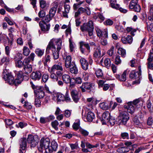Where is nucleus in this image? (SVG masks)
Returning <instances> with one entry per match:
<instances>
[{
    "instance_id": "1",
    "label": "nucleus",
    "mask_w": 153,
    "mask_h": 153,
    "mask_svg": "<svg viewBox=\"0 0 153 153\" xmlns=\"http://www.w3.org/2000/svg\"><path fill=\"white\" fill-rule=\"evenodd\" d=\"M62 41L60 39H52L49 42L46 49V53L50 52V50L52 51L53 58L56 59L59 57V52L61 49Z\"/></svg>"
},
{
    "instance_id": "2",
    "label": "nucleus",
    "mask_w": 153,
    "mask_h": 153,
    "mask_svg": "<svg viewBox=\"0 0 153 153\" xmlns=\"http://www.w3.org/2000/svg\"><path fill=\"white\" fill-rule=\"evenodd\" d=\"M50 139L48 138H42L39 142L38 149L39 151L42 152L45 150V153H52V151L50 147Z\"/></svg>"
},
{
    "instance_id": "3",
    "label": "nucleus",
    "mask_w": 153,
    "mask_h": 153,
    "mask_svg": "<svg viewBox=\"0 0 153 153\" xmlns=\"http://www.w3.org/2000/svg\"><path fill=\"white\" fill-rule=\"evenodd\" d=\"M94 29L93 23L91 20L87 23H84L80 27L81 30L82 32L87 31L89 36L93 35Z\"/></svg>"
},
{
    "instance_id": "4",
    "label": "nucleus",
    "mask_w": 153,
    "mask_h": 153,
    "mask_svg": "<svg viewBox=\"0 0 153 153\" xmlns=\"http://www.w3.org/2000/svg\"><path fill=\"white\" fill-rule=\"evenodd\" d=\"M27 140V143L30 144V147H35L38 144L39 141L36 136L31 135H28Z\"/></svg>"
},
{
    "instance_id": "5",
    "label": "nucleus",
    "mask_w": 153,
    "mask_h": 153,
    "mask_svg": "<svg viewBox=\"0 0 153 153\" xmlns=\"http://www.w3.org/2000/svg\"><path fill=\"white\" fill-rule=\"evenodd\" d=\"M129 118V114L126 111L121 112L119 117V122L120 123L125 124Z\"/></svg>"
},
{
    "instance_id": "6",
    "label": "nucleus",
    "mask_w": 153,
    "mask_h": 153,
    "mask_svg": "<svg viewBox=\"0 0 153 153\" xmlns=\"http://www.w3.org/2000/svg\"><path fill=\"white\" fill-rule=\"evenodd\" d=\"M62 57L63 59L65 60V66L66 68H69L71 65L74 63L71 62V57L70 55H68L67 53H64L62 55Z\"/></svg>"
},
{
    "instance_id": "7",
    "label": "nucleus",
    "mask_w": 153,
    "mask_h": 153,
    "mask_svg": "<svg viewBox=\"0 0 153 153\" xmlns=\"http://www.w3.org/2000/svg\"><path fill=\"white\" fill-rule=\"evenodd\" d=\"M43 90V87L42 86L37 87L36 88V89L34 90L35 97H39V98L43 97L45 95Z\"/></svg>"
},
{
    "instance_id": "8",
    "label": "nucleus",
    "mask_w": 153,
    "mask_h": 153,
    "mask_svg": "<svg viewBox=\"0 0 153 153\" xmlns=\"http://www.w3.org/2000/svg\"><path fill=\"white\" fill-rule=\"evenodd\" d=\"M80 48L82 53L84 54H87L90 52V48L88 44H85L83 42L80 43Z\"/></svg>"
},
{
    "instance_id": "9",
    "label": "nucleus",
    "mask_w": 153,
    "mask_h": 153,
    "mask_svg": "<svg viewBox=\"0 0 153 153\" xmlns=\"http://www.w3.org/2000/svg\"><path fill=\"white\" fill-rule=\"evenodd\" d=\"M5 72V71H4L3 72V78L10 84L13 85L14 78L13 76L10 74L8 73H6Z\"/></svg>"
},
{
    "instance_id": "10",
    "label": "nucleus",
    "mask_w": 153,
    "mask_h": 153,
    "mask_svg": "<svg viewBox=\"0 0 153 153\" xmlns=\"http://www.w3.org/2000/svg\"><path fill=\"white\" fill-rule=\"evenodd\" d=\"M138 69L139 71L138 72H135L134 71H133L130 73L129 74L130 78L135 79L140 78L141 74L140 66H139Z\"/></svg>"
},
{
    "instance_id": "11",
    "label": "nucleus",
    "mask_w": 153,
    "mask_h": 153,
    "mask_svg": "<svg viewBox=\"0 0 153 153\" xmlns=\"http://www.w3.org/2000/svg\"><path fill=\"white\" fill-rule=\"evenodd\" d=\"M111 117V116L110 115L109 112L105 111L102 115V117L100 118L101 121L102 122L103 124H105L108 121Z\"/></svg>"
},
{
    "instance_id": "12",
    "label": "nucleus",
    "mask_w": 153,
    "mask_h": 153,
    "mask_svg": "<svg viewBox=\"0 0 153 153\" xmlns=\"http://www.w3.org/2000/svg\"><path fill=\"white\" fill-rule=\"evenodd\" d=\"M31 78L34 80H39L42 77V74L40 71H33L30 76Z\"/></svg>"
},
{
    "instance_id": "13",
    "label": "nucleus",
    "mask_w": 153,
    "mask_h": 153,
    "mask_svg": "<svg viewBox=\"0 0 153 153\" xmlns=\"http://www.w3.org/2000/svg\"><path fill=\"white\" fill-rule=\"evenodd\" d=\"M39 25L42 31L44 33H47L50 29V24H47L41 21L39 23Z\"/></svg>"
},
{
    "instance_id": "14",
    "label": "nucleus",
    "mask_w": 153,
    "mask_h": 153,
    "mask_svg": "<svg viewBox=\"0 0 153 153\" xmlns=\"http://www.w3.org/2000/svg\"><path fill=\"white\" fill-rule=\"evenodd\" d=\"M71 93L74 101L75 102H77L79 100V97L77 90L75 89H73L71 90Z\"/></svg>"
},
{
    "instance_id": "15",
    "label": "nucleus",
    "mask_w": 153,
    "mask_h": 153,
    "mask_svg": "<svg viewBox=\"0 0 153 153\" xmlns=\"http://www.w3.org/2000/svg\"><path fill=\"white\" fill-rule=\"evenodd\" d=\"M58 4L57 2L54 3L53 6L50 9L49 12V15L51 17H53L55 15L58 6Z\"/></svg>"
},
{
    "instance_id": "16",
    "label": "nucleus",
    "mask_w": 153,
    "mask_h": 153,
    "mask_svg": "<svg viewBox=\"0 0 153 153\" xmlns=\"http://www.w3.org/2000/svg\"><path fill=\"white\" fill-rule=\"evenodd\" d=\"M131 102H128L127 105H124V107L125 108H127L128 111L132 114L135 111V107L133 105Z\"/></svg>"
},
{
    "instance_id": "17",
    "label": "nucleus",
    "mask_w": 153,
    "mask_h": 153,
    "mask_svg": "<svg viewBox=\"0 0 153 153\" xmlns=\"http://www.w3.org/2000/svg\"><path fill=\"white\" fill-rule=\"evenodd\" d=\"M95 30L96 32L97 36L99 37H101L103 34L105 38H107L108 33L106 30L102 32L98 26L95 27Z\"/></svg>"
},
{
    "instance_id": "18",
    "label": "nucleus",
    "mask_w": 153,
    "mask_h": 153,
    "mask_svg": "<svg viewBox=\"0 0 153 153\" xmlns=\"http://www.w3.org/2000/svg\"><path fill=\"white\" fill-rule=\"evenodd\" d=\"M81 67L84 70L86 71L88 68V63L85 59L83 58H81L79 60Z\"/></svg>"
},
{
    "instance_id": "19",
    "label": "nucleus",
    "mask_w": 153,
    "mask_h": 153,
    "mask_svg": "<svg viewBox=\"0 0 153 153\" xmlns=\"http://www.w3.org/2000/svg\"><path fill=\"white\" fill-rule=\"evenodd\" d=\"M91 87V84L88 83H84L82 84L80 87L82 91L84 92L87 90H90Z\"/></svg>"
},
{
    "instance_id": "20",
    "label": "nucleus",
    "mask_w": 153,
    "mask_h": 153,
    "mask_svg": "<svg viewBox=\"0 0 153 153\" xmlns=\"http://www.w3.org/2000/svg\"><path fill=\"white\" fill-rule=\"evenodd\" d=\"M51 69L52 71H54L55 70L62 71L63 69L62 62H59L57 64L54 65L52 66Z\"/></svg>"
},
{
    "instance_id": "21",
    "label": "nucleus",
    "mask_w": 153,
    "mask_h": 153,
    "mask_svg": "<svg viewBox=\"0 0 153 153\" xmlns=\"http://www.w3.org/2000/svg\"><path fill=\"white\" fill-rule=\"evenodd\" d=\"M128 71L127 70L124 71L122 74L121 76L118 75L117 76V78L121 81H125L126 80V75L128 74Z\"/></svg>"
},
{
    "instance_id": "22",
    "label": "nucleus",
    "mask_w": 153,
    "mask_h": 153,
    "mask_svg": "<svg viewBox=\"0 0 153 153\" xmlns=\"http://www.w3.org/2000/svg\"><path fill=\"white\" fill-rule=\"evenodd\" d=\"M95 50L94 52V56L97 58H100L102 56L101 53L100 48L99 46L97 48H94Z\"/></svg>"
},
{
    "instance_id": "23",
    "label": "nucleus",
    "mask_w": 153,
    "mask_h": 153,
    "mask_svg": "<svg viewBox=\"0 0 153 153\" xmlns=\"http://www.w3.org/2000/svg\"><path fill=\"white\" fill-rule=\"evenodd\" d=\"M95 116L94 113L91 111L89 112L87 114L85 121L91 122L95 118Z\"/></svg>"
},
{
    "instance_id": "24",
    "label": "nucleus",
    "mask_w": 153,
    "mask_h": 153,
    "mask_svg": "<svg viewBox=\"0 0 153 153\" xmlns=\"http://www.w3.org/2000/svg\"><path fill=\"white\" fill-rule=\"evenodd\" d=\"M23 71L24 73L28 74L30 73L32 70V68L30 65H24Z\"/></svg>"
},
{
    "instance_id": "25",
    "label": "nucleus",
    "mask_w": 153,
    "mask_h": 153,
    "mask_svg": "<svg viewBox=\"0 0 153 153\" xmlns=\"http://www.w3.org/2000/svg\"><path fill=\"white\" fill-rule=\"evenodd\" d=\"M23 80V78L22 75L19 74L18 75L17 77L15 80H13V84L17 85L20 84Z\"/></svg>"
},
{
    "instance_id": "26",
    "label": "nucleus",
    "mask_w": 153,
    "mask_h": 153,
    "mask_svg": "<svg viewBox=\"0 0 153 153\" xmlns=\"http://www.w3.org/2000/svg\"><path fill=\"white\" fill-rule=\"evenodd\" d=\"M69 68H70V72L71 73L74 74H77L78 70L74 63L71 65Z\"/></svg>"
},
{
    "instance_id": "27",
    "label": "nucleus",
    "mask_w": 153,
    "mask_h": 153,
    "mask_svg": "<svg viewBox=\"0 0 153 153\" xmlns=\"http://www.w3.org/2000/svg\"><path fill=\"white\" fill-rule=\"evenodd\" d=\"M134 121L135 125L137 127L140 128H144V124L141 123L137 118H135L134 119Z\"/></svg>"
},
{
    "instance_id": "28",
    "label": "nucleus",
    "mask_w": 153,
    "mask_h": 153,
    "mask_svg": "<svg viewBox=\"0 0 153 153\" xmlns=\"http://www.w3.org/2000/svg\"><path fill=\"white\" fill-rule=\"evenodd\" d=\"M27 146L26 140L25 138H22L21 140L20 148L23 150H25Z\"/></svg>"
},
{
    "instance_id": "29",
    "label": "nucleus",
    "mask_w": 153,
    "mask_h": 153,
    "mask_svg": "<svg viewBox=\"0 0 153 153\" xmlns=\"http://www.w3.org/2000/svg\"><path fill=\"white\" fill-rule=\"evenodd\" d=\"M62 79L63 81L67 84L70 82L71 80L69 76L66 74H64L62 76Z\"/></svg>"
},
{
    "instance_id": "30",
    "label": "nucleus",
    "mask_w": 153,
    "mask_h": 153,
    "mask_svg": "<svg viewBox=\"0 0 153 153\" xmlns=\"http://www.w3.org/2000/svg\"><path fill=\"white\" fill-rule=\"evenodd\" d=\"M100 107L102 109L107 110L110 108V106L106 102H102L100 103L99 104Z\"/></svg>"
},
{
    "instance_id": "31",
    "label": "nucleus",
    "mask_w": 153,
    "mask_h": 153,
    "mask_svg": "<svg viewBox=\"0 0 153 153\" xmlns=\"http://www.w3.org/2000/svg\"><path fill=\"white\" fill-rule=\"evenodd\" d=\"M52 151V153L53 151H56L57 147L58 145L57 143L54 141H52L51 143V146H50Z\"/></svg>"
},
{
    "instance_id": "32",
    "label": "nucleus",
    "mask_w": 153,
    "mask_h": 153,
    "mask_svg": "<svg viewBox=\"0 0 153 153\" xmlns=\"http://www.w3.org/2000/svg\"><path fill=\"white\" fill-rule=\"evenodd\" d=\"M35 52L39 57H41L44 53V50L40 48H37L36 49Z\"/></svg>"
},
{
    "instance_id": "33",
    "label": "nucleus",
    "mask_w": 153,
    "mask_h": 153,
    "mask_svg": "<svg viewBox=\"0 0 153 153\" xmlns=\"http://www.w3.org/2000/svg\"><path fill=\"white\" fill-rule=\"evenodd\" d=\"M94 70L95 71V74L97 77H100L103 75V73L101 69L97 68H94Z\"/></svg>"
},
{
    "instance_id": "34",
    "label": "nucleus",
    "mask_w": 153,
    "mask_h": 153,
    "mask_svg": "<svg viewBox=\"0 0 153 153\" xmlns=\"http://www.w3.org/2000/svg\"><path fill=\"white\" fill-rule=\"evenodd\" d=\"M146 27L148 31L153 32V23L148 21L146 22Z\"/></svg>"
},
{
    "instance_id": "35",
    "label": "nucleus",
    "mask_w": 153,
    "mask_h": 153,
    "mask_svg": "<svg viewBox=\"0 0 153 153\" xmlns=\"http://www.w3.org/2000/svg\"><path fill=\"white\" fill-rule=\"evenodd\" d=\"M137 1V0H132L130 2L129 8L131 9H133L136 5H138Z\"/></svg>"
},
{
    "instance_id": "36",
    "label": "nucleus",
    "mask_w": 153,
    "mask_h": 153,
    "mask_svg": "<svg viewBox=\"0 0 153 153\" xmlns=\"http://www.w3.org/2000/svg\"><path fill=\"white\" fill-rule=\"evenodd\" d=\"M30 53L29 49L26 46H24L23 49V53L25 56H28Z\"/></svg>"
},
{
    "instance_id": "37",
    "label": "nucleus",
    "mask_w": 153,
    "mask_h": 153,
    "mask_svg": "<svg viewBox=\"0 0 153 153\" xmlns=\"http://www.w3.org/2000/svg\"><path fill=\"white\" fill-rule=\"evenodd\" d=\"M142 103L143 102L141 99H138L134 100L132 103L134 105L137 106L138 105L141 106Z\"/></svg>"
},
{
    "instance_id": "38",
    "label": "nucleus",
    "mask_w": 153,
    "mask_h": 153,
    "mask_svg": "<svg viewBox=\"0 0 153 153\" xmlns=\"http://www.w3.org/2000/svg\"><path fill=\"white\" fill-rule=\"evenodd\" d=\"M118 53L120 55L122 56L125 57L126 55V50L122 48H120L118 49Z\"/></svg>"
},
{
    "instance_id": "39",
    "label": "nucleus",
    "mask_w": 153,
    "mask_h": 153,
    "mask_svg": "<svg viewBox=\"0 0 153 153\" xmlns=\"http://www.w3.org/2000/svg\"><path fill=\"white\" fill-rule=\"evenodd\" d=\"M115 122L116 120L115 118L111 116V117L108 120V121L107 123H108V124L110 125L111 126H112L114 125Z\"/></svg>"
},
{
    "instance_id": "40",
    "label": "nucleus",
    "mask_w": 153,
    "mask_h": 153,
    "mask_svg": "<svg viewBox=\"0 0 153 153\" xmlns=\"http://www.w3.org/2000/svg\"><path fill=\"white\" fill-rule=\"evenodd\" d=\"M53 17H51L50 15H47L45 17L44 19L42 21V22H43L44 23H47L49 22L50 20L52 19Z\"/></svg>"
},
{
    "instance_id": "41",
    "label": "nucleus",
    "mask_w": 153,
    "mask_h": 153,
    "mask_svg": "<svg viewBox=\"0 0 153 153\" xmlns=\"http://www.w3.org/2000/svg\"><path fill=\"white\" fill-rule=\"evenodd\" d=\"M57 100L58 102L63 101L65 99V96L61 94H58L56 96Z\"/></svg>"
},
{
    "instance_id": "42",
    "label": "nucleus",
    "mask_w": 153,
    "mask_h": 153,
    "mask_svg": "<svg viewBox=\"0 0 153 153\" xmlns=\"http://www.w3.org/2000/svg\"><path fill=\"white\" fill-rule=\"evenodd\" d=\"M114 47L112 46L108 50L107 52L108 55L110 56H112L114 54Z\"/></svg>"
},
{
    "instance_id": "43",
    "label": "nucleus",
    "mask_w": 153,
    "mask_h": 153,
    "mask_svg": "<svg viewBox=\"0 0 153 153\" xmlns=\"http://www.w3.org/2000/svg\"><path fill=\"white\" fill-rule=\"evenodd\" d=\"M50 72L51 74V77L54 81H57L58 79V78L56 74L54 73V71H52L51 69Z\"/></svg>"
},
{
    "instance_id": "44",
    "label": "nucleus",
    "mask_w": 153,
    "mask_h": 153,
    "mask_svg": "<svg viewBox=\"0 0 153 153\" xmlns=\"http://www.w3.org/2000/svg\"><path fill=\"white\" fill-rule=\"evenodd\" d=\"M117 151L119 152H126L128 151V148L126 147H121L117 149Z\"/></svg>"
},
{
    "instance_id": "45",
    "label": "nucleus",
    "mask_w": 153,
    "mask_h": 153,
    "mask_svg": "<svg viewBox=\"0 0 153 153\" xmlns=\"http://www.w3.org/2000/svg\"><path fill=\"white\" fill-rule=\"evenodd\" d=\"M80 125L79 121L78 120L76 121L73 125V128L75 130H77L79 128Z\"/></svg>"
},
{
    "instance_id": "46",
    "label": "nucleus",
    "mask_w": 153,
    "mask_h": 153,
    "mask_svg": "<svg viewBox=\"0 0 153 153\" xmlns=\"http://www.w3.org/2000/svg\"><path fill=\"white\" fill-rule=\"evenodd\" d=\"M126 30L128 32H131V34L133 36L134 35V33L136 31L135 29H133L131 27H127Z\"/></svg>"
},
{
    "instance_id": "47",
    "label": "nucleus",
    "mask_w": 153,
    "mask_h": 153,
    "mask_svg": "<svg viewBox=\"0 0 153 153\" xmlns=\"http://www.w3.org/2000/svg\"><path fill=\"white\" fill-rule=\"evenodd\" d=\"M104 64L105 67L108 68L111 65V62L110 59L108 58H107L105 59L104 62Z\"/></svg>"
},
{
    "instance_id": "48",
    "label": "nucleus",
    "mask_w": 153,
    "mask_h": 153,
    "mask_svg": "<svg viewBox=\"0 0 153 153\" xmlns=\"http://www.w3.org/2000/svg\"><path fill=\"white\" fill-rule=\"evenodd\" d=\"M24 103L25 104L23 105V106L27 109L29 110L32 108V106L30 103L26 102H25Z\"/></svg>"
},
{
    "instance_id": "49",
    "label": "nucleus",
    "mask_w": 153,
    "mask_h": 153,
    "mask_svg": "<svg viewBox=\"0 0 153 153\" xmlns=\"http://www.w3.org/2000/svg\"><path fill=\"white\" fill-rule=\"evenodd\" d=\"M122 61L120 59V57L119 56H117L115 59L114 62L116 65L120 64L121 62Z\"/></svg>"
},
{
    "instance_id": "50",
    "label": "nucleus",
    "mask_w": 153,
    "mask_h": 153,
    "mask_svg": "<svg viewBox=\"0 0 153 153\" xmlns=\"http://www.w3.org/2000/svg\"><path fill=\"white\" fill-rule=\"evenodd\" d=\"M51 124L53 127V128L56 130H57L58 129L57 126L59 125V123L57 120H55L52 122Z\"/></svg>"
},
{
    "instance_id": "51",
    "label": "nucleus",
    "mask_w": 153,
    "mask_h": 153,
    "mask_svg": "<svg viewBox=\"0 0 153 153\" xmlns=\"http://www.w3.org/2000/svg\"><path fill=\"white\" fill-rule=\"evenodd\" d=\"M49 76L47 74H43L42 77V81L44 82H46L48 80Z\"/></svg>"
},
{
    "instance_id": "52",
    "label": "nucleus",
    "mask_w": 153,
    "mask_h": 153,
    "mask_svg": "<svg viewBox=\"0 0 153 153\" xmlns=\"http://www.w3.org/2000/svg\"><path fill=\"white\" fill-rule=\"evenodd\" d=\"M121 136L122 138L123 139H128L129 138V135L127 132H123L121 134Z\"/></svg>"
},
{
    "instance_id": "53",
    "label": "nucleus",
    "mask_w": 153,
    "mask_h": 153,
    "mask_svg": "<svg viewBox=\"0 0 153 153\" xmlns=\"http://www.w3.org/2000/svg\"><path fill=\"white\" fill-rule=\"evenodd\" d=\"M39 97L35 98V105L37 107H39L40 106L41 101Z\"/></svg>"
},
{
    "instance_id": "54",
    "label": "nucleus",
    "mask_w": 153,
    "mask_h": 153,
    "mask_svg": "<svg viewBox=\"0 0 153 153\" xmlns=\"http://www.w3.org/2000/svg\"><path fill=\"white\" fill-rule=\"evenodd\" d=\"M69 47L70 51L71 52H72L73 51L74 49V44H73L71 39H69Z\"/></svg>"
},
{
    "instance_id": "55",
    "label": "nucleus",
    "mask_w": 153,
    "mask_h": 153,
    "mask_svg": "<svg viewBox=\"0 0 153 153\" xmlns=\"http://www.w3.org/2000/svg\"><path fill=\"white\" fill-rule=\"evenodd\" d=\"M79 131L81 134L84 136L88 135L89 134L88 132L87 131L82 128L80 129Z\"/></svg>"
},
{
    "instance_id": "56",
    "label": "nucleus",
    "mask_w": 153,
    "mask_h": 153,
    "mask_svg": "<svg viewBox=\"0 0 153 153\" xmlns=\"http://www.w3.org/2000/svg\"><path fill=\"white\" fill-rule=\"evenodd\" d=\"M116 2H113L110 3V5L111 7L113 8H115L118 10L119 8V5L118 4H116Z\"/></svg>"
},
{
    "instance_id": "57",
    "label": "nucleus",
    "mask_w": 153,
    "mask_h": 153,
    "mask_svg": "<svg viewBox=\"0 0 153 153\" xmlns=\"http://www.w3.org/2000/svg\"><path fill=\"white\" fill-rule=\"evenodd\" d=\"M104 23L105 25H111L113 24V22L110 19H108L105 21Z\"/></svg>"
},
{
    "instance_id": "58",
    "label": "nucleus",
    "mask_w": 153,
    "mask_h": 153,
    "mask_svg": "<svg viewBox=\"0 0 153 153\" xmlns=\"http://www.w3.org/2000/svg\"><path fill=\"white\" fill-rule=\"evenodd\" d=\"M10 61V58L8 57H4L1 59V62L2 63L6 62V64L9 63Z\"/></svg>"
},
{
    "instance_id": "59",
    "label": "nucleus",
    "mask_w": 153,
    "mask_h": 153,
    "mask_svg": "<svg viewBox=\"0 0 153 153\" xmlns=\"http://www.w3.org/2000/svg\"><path fill=\"white\" fill-rule=\"evenodd\" d=\"M21 60H18L16 62V66L19 68L21 67L23 65V62H22Z\"/></svg>"
},
{
    "instance_id": "60",
    "label": "nucleus",
    "mask_w": 153,
    "mask_h": 153,
    "mask_svg": "<svg viewBox=\"0 0 153 153\" xmlns=\"http://www.w3.org/2000/svg\"><path fill=\"white\" fill-rule=\"evenodd\" d=\"M133 41V38L131 36H128L126 37L127 43L131 44Z\"/></svg>"
},
{
    "instance_id": "61",
    "label": "nucleus",
    "mask_w": 153,
    "mask_h": 153,
    "mask_svg": "<svg viewBox=\"0 0 153 153\" xmlns=\"http://www.w3.org/2000/svg\"><path fill=\"white\" fill-rule=\"evenodd\" d=\"M65 96V101L66 102H69L71 101V99L70 97L69 96L67 92H66Z\"/></svg>"
},
{
    "instance_id": "62",
    "label": "nucleus",
    "mask_w": 153,
    "mask_h": 153,
    "mask_svg": "<svg viewBox=\"0 0 153 153\" xmlns=\"http://www.w3.org/2000/svg\"><path fill=\"white\" fill-rule=\"evenodd\" d=\"M71 111L68 110H66L65 111L64 115L66 117H69L71 116Z\"/></svg>"
},
{
    "instance_id": "63",
    "label": "nucleus",
    "mask_w": 153,
    "mask_h": 153,
    "mask_svg": "<svg viewBox=\"0 0 153 153\" xmlns=\"http://www.w3.org/2000/svg\"><path fill=\"white\" fill-rule=\"evenodd\" d=\"M45 62V64L48 62H49L50 61V55L48 54H46L44 58Z\"/></svg>"
},
{
    "instance_id": "64",
    "label": "nucleus",
    "mask_w": 153,
    "mask_h": 153,
    "mask_svg": "<svg viewBox=\"0 0 153 153\" xmlns=\"http://www.w3.org/2000/svg\"><path fill=\"white\" fill-rule=\"evenodd\" d=\"M148 62H151L153 61V53L150 52L147 59Z\"/></svg>"
}]
</instances>
